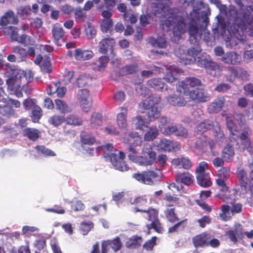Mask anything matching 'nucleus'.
I'll use <instances>...</instances> for the list:
<instances>
[{"mask_svg": "<svg viewBox=\"0 0 253 253\" xmlns=\"http://www.w3.org/2000/svg\"><path fill=\"white\" fill-rule=\"evenodd\" d=\"M202 49L198 46H191L186 50L183 46L179 47L175 51L176 56L180 62L184 64H190L196 62L200 67L205 68L210 61L209 55L205 53L200 54L196 59V57L201 52Z\"/></svg>", "mask_w": 253, "mask_h": 253, "instance_id": "nucleus-1", "label": "nucleus"}, {"mask_svg": "<svg viewBox=\"0 0 253 253\" xmlns=\"http://www.w3.org/2000/svg\"><path fill=\"white\" fill-rule=\"evenodd\" d=\"M187 31L189 35V41L195 46L199 45L198 37L202 35L201 29L200 26V14L197 9H193L187 16Z\"/></svg>", "mask_w": 253, "mask_h": 253, "instance_id": "nucleus-2", "label": "nucleus"}, {"mask_svg": "<svg viewBox=\"0 0 253 253\" xmlns=\"http://www.w3.org/2000/svg\"><path fill=\"white\" fill-rule=\"evenodd\" d=\"M114 147L112 144H107L101 147V149L106 153L104 158L106 161L110 162L115 169L121 171H126L129 169V167L124 161L126 157L125 153L123 151H119V157L115 153H112Z\"/></svg>", "mask_w": 253, "mask_h": 253, "instance_id": "nucleus-3", "label": "nucleus"}, {"mask_svg": "<svg viewBox=\"0 0 253 253\" xmlns=\"http://www.w3.org/2000/svg\"><path fill=\"white\" fill-rule=\"evenodd\" d=\"M172 33L174 36L180 38L187 31L186 23L183 16L169 13L168 18L161 21V26L164 29V26L169 28L173 25Z\"/></svg>", "mask_w": 253, "mask_h": 253, "instance_id": "nucleus-4", "label": "nucleus"}, {"mask_svg": "<svg viewBox=\"0 0 253 253\" xmlns=\"http://www.w3.org/2000/svg\"><path fill=\"white\" fill-rule=\"evenodd\" d=\"M235 22L242 29H249L253 35V6H246V8L242 11L240 17L237 18Z\"/></svg>", "mask_w": 253, "mask_h": 253, "instance_id": "nucleus-5", "label": "nucleus"}, {"mask_svg": "<svg viewBox=\"0 0 253 253\" xmlns=\"http://www.w3.org/2000/svg\"><path fill=\"white\" fill-rule=\"evenodd\" d=\"M208 169V164L205 162H202L195 170L197 183L202 187H209L212 184L210 173L207 171Z\"/></svg>", "mask_w": 253, "mask_h": 253, "instance_id": "nucleus-6", "label": "nucleus"}, {"mask_svg": "<svg viewBox=\"0 0 253 253\" xmlns=\"http://www.w3.org/2000/svg\"><path fill=\"white\" fill-rule=\"evenodd\" d=\"M158 172L159 170L157 169H151L141 173H134L133 177L143 184L152 185L154 184V180L159 176Z\"/></svg>", "mask_w": 253, "mask_h": 253, "instance_id": "nucleus-7", "label": "nucleus"}, {"mask_svg": "<svg viewBox=\"0 0 253 253\" xmlns=\"http://www.w3.org/2000/svg\"><path fill=\"white\" fill-rule=\"evenodd\" d=\"M215 126L214 135L217 138L221 137L223 135L221 131L220 125L217 122H212L210 120H205L197 126L196 129L198 133H203L205 132L211 130Z\"/></svg>", "mask_w": 253, "mask_h": 253, "instance_id": "nucleus-8", "label": "nucleus"}, {"mask_svg": "<svg viewBox=\"0 0 253 253\" xmlns=\"http://www.w3.org/2000/svg\"><path fill=\"white\" fill-rule=\"evenodd\" d=\"M184 95L189 96L190 100L200 102H206L210 100V95L204 88H197L188 91L185 90Z\"/></svg>", "mask_w": 253, "mask_h": 253, "instance_id": "nucleus-9", "label": "nucleus"}, {"mask_svg": "<svg viewBox=\"0 0 253 253\" xmlns=\"http://www.w3.org/2000/svg\"><path fill=\"white\" fill-rule=\"evenodd\" d=\"M202 85L201 81L195 77H188L184 81H179L176 84V90L177 91L184 94L186 89L191 91L188 85L191 87L194 88L201 86Z\"/></svg>", "mask_w": 253, "mask_h": 253, "instance_id": "nucleus-10", "label": "nucleus"}, {"mask_svg": "<svg viewBox=\"0 0 253 253\" xmlns=\"http://www.w3.org/2000/svg\"><path fill=\"white\" fill-rule=\"evenodd\" d=\"M116 42L114 39L112 38H105L101 40L98 44L99 51L104 54L109 52V55L112 58L114 57V47Z\"/></svg>", "mask_w": 253, "mask_h": 253, "instance_id": "nucleus-11", "label": "nucleus"}, {"mask_svg": "<svg viewBox=\"0 0 253 253\" xmlns=\"http://www.w3.org/2000/svg\"><path fill=\"white\" fill-rule=\"evenodd\" d=\"M142 154V165L150 166L156 159V153L153 151L151 145L149 143H146L144 145Z\"/></svg>", "mask_w": 253, "mask_h": 253, "instance_id": "nucleus-12", "label": "nucleus"}, {"mask_svg": "<svg viewBox=\"0 0 253 253\" xmlns=\"http://www.w3.org/2000/svg\"><path fill=\"white\" fill-rule=\"evenodd\" d=\"M78 98L83 111L86 113L89 111L91 106V100L89 91L86 89L79 90Z\"/></svg>", "mask_w": 253, "mask_h": 253, "instance_id": "nucleus-13", "label": "nucleus"}, {"mask_svg": "<svg viewBox=\"0 0 253 253\" xmlns=\"http://www.w3.org/2000/svg\"><path fill=\"white\" fill-rule=\"evenodd\" d=\"M51 32L54 43L58 46H61L62 43L65 42V32L61 25L57 23L54 24Z\"/></svg>", "mask_w": 253, "mask_h": 253, "instance_id": "nucleus-14", "label": "nucleus"}, {"mask_svg": "<svg viewBox=\"0 0 253 253\" xmlns=\"http://www.w3.org/2000/svg\"><path fill=\"white\" fill-rule=\"evenodd\" d=\"M226 117V126L230 132L229 139L231 141H236L239 139V130L237 125L234 123L232 116Z\"/></svg>", "mask_w": 253, "mask_h": 253, "instance_id": "nucleus-15", "label": "nucleus"}, {"mask_svg": "<svg viewBox=\"0 0 253 253\" xmlns=\"http://www.w3.org/2000/svg\"><path fill=\"white\" fill-rule=\"evenodd\" d=\"M123 142L129 146H137L142 144V138L137 132L131 131L124 137Z\"/></svg>", "mask_w": 253, "mask_h": 253, "instance_id": "nucleus-16", "label": "nucleus"}, {"mask_svg": "<svg viewBox=\"0 0 253 253\" xmlns=\"http://www.w3.org/2000/svg\"><path fill=\"white\" fill-rule=\"evenodd\" d=\"M226 99L224 96H220L215 98L208 107L210 114H216L222 110L224 107Z\"/></svg>", "mask_w": 253, "mask_h": 253, "instance_id": "nucleus-17", "label": "nucleus"}, {"mask_svg": "<svg viewBox=\"0 0 253 253\" xmlns=\"http://www.w3.org/2000/svg\"><path fill=\"white\" fill-rule=\"evenodd\" d=\"M236 2V3H237V4L239 6L240 8V10L241 11L239 12V13L238 14V15H237L235 18H234V30L233 31V33L234 34H236V33H237L239 31V29H240L241 31H242V33H243V31H248V32H249V35L251 36H253V35L252 34H251V32L250 31H249V29H242L241 27H240L238 24L236 23V22H235V20L237 18H239L240 17V14L242 12V11L243 10H244L246 7L245 8H243V7H244V3H243L242 2V0H234ZM240 38H238V37H237V39L238 40H239L240 41H244L245 39V38H246V36L243 34V33H242V34L241 35L240 34Z\"/></svg>", "mask_w": 253, "mask_h": 253, "instance_id": "nucleus-18", "label": "nucleus"}, {"mask_svg": "<svg viewBox=\"0 0 253 253\" xmlns=\"http://www.w3.org/2000/svg\"><path fill=\"white\" fill-rule=\"evenodd\" d=\"M221 60L227 64L238 65L240 63L241 57L235 52H227L221 57Z\"/></svg>", "mask_w": 253, "mask_h": 253, "instance_id": "nucleus-19", "label": "nucleus"}, {"mask_svg": "<svg viewBox=\"0 0 253 253\" xmlns=\"http://www.w3.org/2000/svg\"><path fill=\"white\" fill-rule=\"evenodd\" d=\"M122 243L118 237L112 241H104L102 243L101 253H107V251L110 247L115 252H117L120 249Z\"/></svg>", "mask_w": 253, "mask_h": 253, "instance_id": "nucleus-20", "label": "nucleus"}, {"mask_svg": "<svg viewBox=\"0 0 253 253\" xmlns=\"http://www.w3.org/2000/svg\"><path fill=\"white\" fill-rule=\"evenodd\" d=\"M60 82H57L53 83L52 84L48 85L47 93L49 95H52L56 93L59 97H63L66 92V88L64 86H60Z\"/></svg>", "mask_w": 253, "mask_h": 253, "instance_id": "nucleus-21", "label": "nucleus"}, {"mask_svg": "<svg viewBox=\"0 0 253 253\" xmlns=\"http://www.w3.org/2000/svg\"><path fill=\"white\" fill-rule=\"evenodd\" d=\"M222 212L220 213V218L227 221L234 213H238L241 211V207H221Z\"/></svg>", "mask_w": 253, "mask_h": 253, "instance_id": "nucleus-22", "label": "nucleus"}, {"mask_svg": "<svg viewBox=\"0 0 253 253\" xmlns=\"http://www.w3.org/2000/svg\"><path fill=\"white\" fill-rule=\"evenodd\" d=\"M230 240L233 242H236L237 239H241L243 237L244 234L242 226L239 224H235L233 230H229L226 232Z\"/></svg>", "mask_w": 253, "mask_h": 253, "instance_id": "nucleus-23", "label": "nucleus"}, {"mask_svg": "<svg viewBox=\"0 0 253 253\" xmlns=\"http://www.w3.org/2000/svg\"><path fill=\"white\" fill-rule=\"evenodd\" d=\"M170 71L167 73L164 77V80L169 83H172L175 82L178 79L177 74L182 72V70L178 67L174 66L169 67Z\"/></svg>", "mask_w": 253, "mask_h": 253, "instance_id": "nucleus-24", "label": "nucleus"}, {"mask_svg": "<svg viewBox=\"0 0 253 253\" xmlns=\"http://www.w3.org/2000/svg\"><path fill=\"white\" fill-rule=\"evenodd\" d=\"M176 146L173 141L166 138L160 139L157 144L158 149L164 152H171L174 150Z\"/></svg>", "mask_w": 253, "mask_h": 253, "instance_id": "nucleus-25", "label": "nucleus"}, {"mask_svg": "<svg viewBox=\"0 0 253 253\" xmlns=\"http://www.w3.org/2000/svg\"><path fill=\"white\" fill-rule=\"evenodd\" d=\"M167 102L173 106L182 107L184 106L187 101L181 95H176L172 94L166 97Z\"/></svg>", "mask_w": 253, "mask_h": 253, "instance_id": "nucleus-26", "label": "nucleus"}, {"mask_svg": "<svg viewBox=\"0 0 253 253\" xmlns=\"http://www.w3.org/2000/svg\"><path fill=\"white\" fill-rule=\"evenodd\" d=\"M161 97L159 95L150 96L143 101V107L144 109L158 107L157 105L161 102Z\"/></svg>", "mask_w": 253, "mask_h": 253, "instance_id": "nucleus-27", "label": "nucleus"}, {"mask_svg": "<svg viewBox=\"0 0 253 253\" xmlns=\"http://www.w3.org/2000/svg\"><path fill=\"white\" fill-rule=\"evenodd\" d=\"M75 59L77 60H87L91 59L94 55L93 51L89 50L76 49L74 53Z\"/></svg>", "mask_w": 253, "mask_h": 253, "instance_id": "nucleus-28", "label": "nucleus"}, {"mask_svg": "<svg viewBox=\"0 0 253 253\" xmlns=\"http://www.w3.org/2000/svg\"><path fill=\"white\" fill-rule=\"evenodd\" d=\"M171 164L175 167H181L185 169H189L192 167V162L187 157H181L172 159Z\"/></svg>", "mask_w": 253, "mask_h": 253, "instance_id": "nucleus-29", "label": "nucleus"}, {"mask_svg": "<svg viewBox=\"0 0 253 253\" xmlns=\"http://www.w3.org/2000/svg\"><path fill=\"white\" fill-rule=\"evenodd\" d=\"M23 135L29 140L35 141L41 136V132L35 128L26 127L23 130Z\"/></svg>", "mask_w": 253, "mask_h": 253, "instance_id": "nucleus-30", "label": "nucleus"}, {"mask_svg": "<svg viewBox=\"0 0 253 253\" xmlns=\"http://www.w3.org/2000/svg\"><path fill=\"white\" fill-rule=\"evenodd\" d=\"M121 112L118 114L117 117V123L120 128H126L127 126L126 116L127 110L126 108L121 107Z\"/></svg>", "mask_w": 253, "mask_h": 253, "instance_id": "nucleus-31", "label": "nucleus"}, {"mask_svg": "<svg viewBox=\"0 0 253 253\" xmlns=\"http://www.w3.org/2000/svg\"><path fill=\"white\" fill-rule=\"evenodd\" d=\"M176 180L186 185H190L193 183L194 179L191 173L186 171L178 173L176 176Z\"/></svg>", "mask_w": 253, "mask_h": 253, "instance_id": "nucleus-32", "label": "nucleus"}, {"mask_svg": "<svg viewBox=\"0 0 253 253\" xmlns=\"http://www.w3.org/2000/svg\"><path fill=\"white\" fill-rule=\"evenodd\" d=\"M18 20L15 17L14 13L12 10H8L1 17L0 20V25L6 26L9 23H16Z\"/></svg>", "mask_w": 253, "mask_h": 253, "instance_id": "nucleus-33", "label": "nucleus"}, {"mask_svg": "<svg viewBox=\"0 0 253 253\" xmlns=\"http://www.w3.org/2000/svg\"><path fill=\"white\" fill-rule=\"evenodd\" d=\"M139 70L138 65L137 63L131 64H127L123 67L120 69V74L122 76L134 74L137 73Z\"/></svg>", "mask_w": 253, "mask_h": 253, "instance_id": "nucleus-34", "label": "nucleus"}, {"mask_svg": "<svg viewBox=\"0 0 253 253\" xmlns=\"http://www.w3.org/2000/svg\"><path fill=\"white\" fill-rule=\"evenodd\" d=\"M133 211L134 212L140 211L145 213L146 215H144V217L149 220L151 221L152 222L154 220L158 219V212L154 209L150 208L148 210H143L139 209L137 207H135Z\"/></svg>", "mask_w": 253, "mask_h": 253, "instance_id": "nucleus-35", "label": "nucleus"}, {"mask_svg": "<svg viewBox=\"0 0 253 253\" xmlns=\"http://www.w3.org/2000/svg\"><path fill=\"white\" fill-rule=\"evenodd\" d=\"M39 229L35 226L25 225L22 227V234L25 238L38 237Z\"/></svg>", "mask_w": 253, "mask_h": 253, "instance_id": "nucleus-36", "label": "nucleus"}, {"mask_svg": "<svg viewBox=\"0 0 253 253\" xmlns=\"http://www.w3.org/2000/svg\"><path fill=\"white\" fill-rule=\"evenodd\" d=\"M80 140L83 145H92L96 141L94 136L86 131H82L80 134Z\"/></svg>", "mask_w": 253, "mask_h": 253, "instance_id": "nucleus-37", "label": "nucleus"}, {"mask_svg": "<svg viewBox=\"0 0 253 253\" xmlns=\"http://www.w3.org/2000/svg\"><path fill=\"white\" fill-rule=\"evenodd\" d=\"M209 234L203 233L193 238V241L195 246L196 247L207 246L208 240L210 239Z\"/></svg>", "mask_w": 253, "mask_h": 253, "instance_id": "nucleus-38", "label": "nucleus"}, {"mask_svg": "<svg viewBox=\"0 0 253 253\" xmlns=\"http://www.w3.org/2000/svg\"><path fill=\"white\" fill-rule=\"evenodd\" d=\"M135 146H129L128 148V157L129 160L141 165L142 156H138V152Z\"/></svg>", "mask_w": 253, "mask_h": 253, "instance_id": "nucleus-39", "label": "nucleus"}, {"mask_svg": "<svg viewBox=\"0 0 253 253\" xmlns=\"http://www.w3.org/2000/svg\"><path fill=\"white\" fill-rule=\"evenodd\" d=\"M159 135V129L156 126H152L144 134V139L145 141H153Z\"/></svg>", "mask_w": 253, "mask_h": 253, "instance_id": "nucleus-40", "label": "nucleus"}, {"mask_svg": "<svg viewBox=\"0 0 253 253\" xmlns=\"http://www.w3.org/2000/svg\"><path fill=\"white\" fill-rule=\"evenodd\" d=\"M147 85L155 89L160 90L165 88V84L160 78H153L147 81Z\"/></svg>", "mask_w": 253, "mask_h": 253, "instance_id": "nucleus-41", "label": "nucleus"}, {"mask_svg": "<svg viewBox=\"0 0 253 253\" xmlns=\"http://www.w3.org/2000/svg\"><path fill=\"white\" fill-rule=\"evenodd\" d=\"M227 73L225 75L226 81L233 82L238 75V69L233 67H228L226 68Z\"/></svg>", "mask_w": 253, "mask_h": 253, "instance_id": "nucleus-42", "label": "nucleus"}, {"mask_svg": "<svg viewBox=\"0 0 253 253\" xmlns=\"http://www.w3.org/2000/svg\"><path fill=\"white\" fill-rule=\"evenodd\" d=\"M102 124V115L99 113L94 112L90 118V126L92 128H95L101 126Z\"/></svg>", "mask_w": 253, "mask_h": 253, "instance_id": "nucleus-43", "label": "nucleus"}, {"mask_svg": "<svg viewBox=\"0 0 253 253\" xmlns=\"http://www.w3.org/2000/svg\"><path fill=\"white\" fill-rule=\"evenodd\" d=\"M18 31L19 29L18 28L13 26H9L5 29L4 32L10 36L11 41L18 42L20 39Z\"/></svg>", "mask_w": 253, "mask_h": 253, "instance_id": "nucleus-44", "label": "nucleus"}, {"mask_svg": "<svg viewBox=\"0 0 253 253\" xmlns=\"http://www.w3.org/2000/svg\"><path fill=\"white\" fill-rule=\"evenodd\" d=\"M12 52L18 55L19 61H25L27 58V51L24 48L17 45L13 46Z\"/></svg>", "mask_w": 253, "mask_h": 253, "instance_id": "nucleus-45", "label": "nucleus"}, {"mask_svg": "<svg viewBox=\"0 0 253 253\" xmlns=\"http://www.w3.org/2000/svg\"><path fill=\"white\" fill-rule=\"evenodd\" d=\"M235 155V151L234 147L229 144H227L223 149L222 152V157L225 159L231 161Z\"/></svg>", "mask_w": 253, "mask_h": 253, "instance_id": "nucleus-46", "label": "nucleus"}, {"mask_svg": "<svg viewBox=\"0 0 253 253\" xmlns=\"http://www.w3.org/2000/svg\"><path fill=\"white\" fill-rule=\"evenodd\" d=\"M18 42L23 44L25 46H35L36 42L34 39L31 36L26 34H22L20 36Z\"/></svg>", "mask_w": 253, "mask_h": 253, "instance_id": "nucleus-47", "label": "nucleus"}, {"mask_svg": "<svg viewBox=\"0 0 253 253\" xmlns=\"http://www.w3.org/2000/svg\"><path fill=\"white\" fill-rule=\"evenodd\" d=\"M55 102L57 109H58L61 113L65 114L71 112V109L65 101L60 99H55Z\"/></svg>", "mask_w": 253, "mask_h": 253, "instance_id": "nucleus-48", "label": "nucleus"}, {"mask_svg": "<svg viewBox=\"0 0 253 253\" xmlns=\"http://www.w3.org/2000/svg\"><path fill=\"white\" fill-rule=\"evenodd\" d=\"M65 121L64 116L54 115L48 120V123L55 127H57L62 124Z\"/></svg>", "mask_w": 253, "mask_h": 253, "instance_id": "nucleus-49", "label": "nucleus"}, {"mask_svg": "<svg viewBox=\"0 0 253 253\" xmlns=\"http://www.w3.org/2000/svg\"><path fill=\"white\" fill-rule=\"evenodd\" d=\"M35 149L38 154H42L45 157L56 156V154L54 152L48 148H46L43 145L36 146L35 147Z\"/></svg>", "mask_w": 253, "mask_h": 253, "instance_id": "nucleus-50", "label": "nucleus"}, {"mask_svg": "<svg viewBox=\"0 0 253 253\" xmlns=\"http://www.w3.org/2000/svg\"><path fill=\"white\" fill-rule=\"evenodd\" d=\"M145 110L149 122L154 121L160 116V112L158 110V107H153L152 109L149 108Z\"/></svg>", "mask_w": 253, "mask_h": 253, "instance_id": "nucleus-51", "label": "nucleus"}, {"mask_svg": "<svg viewBox=\"0 0 253 253\" xmlns=\"http://www.w3.org/2000/svg\"><path fill=\"white\" fill-rule=\"evenodd\" d=\"M65 122H66V124L68 125L74 126H81L83 124V121L82 119L78 118L73 114L68 115L65 118Z\"/></svg>", "mask_w": 253, "mask_h": 253, "instance_id": "nucleus-52", "label": "nucleus"}, {"mask_svg": "<svg viewBox=\"0 0 253 253\" xmlns=\"http://www.w3.org/2000/svg\"><path fill=\"white\" fill-rule=\"evenodd\" d=\"M42 116V110L38 105L32 110L31 118L34 123H38Z\"/></svg>", "mask_w": 253, "mask_h": 253, "instance_id": "nucleus-53", "label": "nucleus"}, {"mask_svg": "<svg viewBox=\"0 0 253 253\" xmlns=\"http://www.w3.org/2000/svg\"><path fill=\"white\" fill-rule=\"evenodd\" d=\"M132 121L135 122L136 128L142 130L144 127H148V123L142 119L141 116L137 115L132 119Z\"/></svg>", "mask_w": 253, "mask_h": 253, "instance_id": "nucleus-54", "label": "nucleus"}, {"mask_svg": "<svg viewBox=\"0 0 253 253\" xmlns=\"http://www.w3.org/2000/svg\"><path fill=\"white\" fill-rule=\"evenodd\" d=\"M113 26V21L112 19H102L100 25L101 31L105 33L110 31L111 33Z\"/></svg>", "mask_w": 253, "mask_h": 253, "instance_id": "nucleus-55", "label": "nucleus"}, {"mask_svg": "<svg viewBox=\"0 0 253 253\" xmlns=\"http://www.w3.org/2000/svg\"><path fill=\"white\" fill-rule=\"evenodd\" d=\"M75 18L76 21L80 22H84L86 19V12L81 7H77L74 12Z\"/></svg>", "mask_w": 253, "mask_h": 253, "instance_id": "nucleus-56", "label": "nucleus"}, {"mask_svg": "<svg viewBox=\"0 0 253 253\" xmlns=\"http://www.w3.org/2000/svg\"><path fill=\"white\" fill-rule=\"evenodd\" d=\"M91 81L90 77L85 75H81L76 81V84L78 87H84L88 84Z\"/></svg>", "mask_w": 253, "mask_h": 253, "instance_id": "nucleus-57", "label": "nucleus"}, {"mask_svg": "<svg viewBox=\"0 0 253 253\" xmlns=\"http://www.w3.org/2000/svg\"><path fill=\"white\" fill-rule=\"evenodd\" d=\"M141 243V238L138 237H133L129 239L126 242V247L127 248H136L140 246Z\"/></svg>", "mask_w": 253, "mask_h": 253, "instance_id": "nucleus-58", "label": "nucleus"}, {"mask_svg": "<svg viewBox=\"0 0 253 253\" xmlns=\"http://www.w3.org/2000/svg\"><path fill=\"white\" fill-rule=\"evenodd\" d=\"M241 144L243 146V149L247 150L250 153L253 152V144H252L249 137L248 138H240Z\"/></svg>", "mask_w": 253, "mask_h": 253, "instance_id": "nucleus-59", "label": "nucleus"}, {"mask_svg": "<svg viewBox=\"0 0 253 253\" xmlns=\"http://www.w3.org/2000/svg\"><path fill=\"white\" fill-rule=\"evenodd\" d=\"M175 128L173 133L175 135L184 138L187 137L188 133L187 130L184 126L181 125H176Z\"/></svg>", "mask_w": 253, "mask_h": 253, "instance_id": "nucleus-60", "label": "nucleus"}, {"mask_svg": "<svg viewBox=\"0 0 253 253\" xmlns=\"http://www.w3.org/2000/svg\"><path fill=\"white\" fill-rule=\"evenodd\" d=\"M85 32L87 38L88 39H93L96 34V30L90 22L87 23V27H85Z\"/></svg>", "mask_w": 253, "mask_h": 253, "instance_id": "nucleus-61", "label": "nucleus"}, {"mask_svg": "<svg viewBox=\"0 0 253 253\" xmlns=\"http://www.w3.org/2000/svg\"><path fill=\"white\" fill-rule=\"evenodd\" d=\"M41 68L44 73L49 74L51 72L52 66L48 58H45L43 59L41 65Z\"/></svg>", "mask_w": 253, "mask_h": 253, "instance_id": "nucleus-62", "label": "nucleus"}, {"mask_svg": "<svg viewBox=\"0 0 253 253\" xmlns=\"http://www.w3.org/2000/svg\"><path fill=\"white\" fill-rule=\"evenodd\" d=\"M234 119L241 128L248 125L247 124L245 116L243 113H239L235 114L234 115Z\"/></svg>", "mask_w": 253, "mask_h": 253, "instance_id": "nucleus-63", "label": "nucleus"}, {"mask_svg": "<svg viewBox=\"0 0 253 253\" xmlns=\"http://www.w3.org/2000/svg\"><path fill=\"white\" fill-rule=\"evenodd\" d=\"M166 8L165 5L162 4L158 3L154 9H153V13L156 16H165V13Z\"/></svg>", "mask_w": 253, "mask_h": 253, "instance_id": "nucleus-64", "label": "nucleus"}]
</instances>
